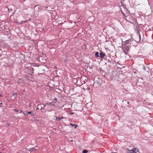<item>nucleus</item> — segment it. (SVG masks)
Returning a JSON list of instances; mask_svg holds the SVG:
<instances>
[{
    "instance_id": "f257e3e1",
    "label": "nucleus",
    "mask_w": 153,
    "mask_h": 153,
    "mask_svg": "<svg viewBox=\"0 0 153 153\" xmlns=\"http://www.w3.org/2000/svg\"><path fill=\"white\" fill-rule=\"evenodd\" d=\"M25 70L28 74L31 75L33 73V69L32 67H28L25 66Z\"/></svg>"
},
{
    "instance_id": "f03ea898",
    "label": "nucleus",
    "mask_w": 153,
    "mask_h": 153,
    "mask_svg": "<svg viewBox=\"0 0 153 153\" xmlns=\"http://www.w3.org/2000/svg\"><path fill=\"white\" fill-rule=\"evenodd\" d=\"M122 49L123 50V51L124 53L127 55L128 54V52L129 51L128 46L126 45H124L123 46Z\"/></svg>"
},
{
    "instance_id": "7ed1b4c3",
    "label": "nucleus",
    "mask_w": 153,
    "mask_h": 153,
    "mask_svg": "<svg viewBox=\"0 0 153 153\" xmlns=\"http://www.w3.org/2000/svg\"><path fill=\"white\" fill-rule=\"evenodd\" d=\"M135 41L137 42H139L141 40V37L139 33L137 32V33L135 36Z\"/></svg>"
},
{
    "instance_id": "20e7f679",
    "label": "nucleus",
    "mask_w": 153,
    "mask_h": 153,
    "mask_svg": "<svg viewBox=\"0 0 153 153\" xmlns=\"http://www.w3.org/2000/svg\"><path fill=\"white\" fill-rule=\"evenodd\" d=\"M137 152H138L137 149L134 148L133 150H130L128 153H136Z\"/></svg>"
},
{
    "instance_id": "39448f33",
    "label": "nucleus",
    "mask_w": 153,
    "mask_h": 153,
    "mask_svg": "<svg viewBox=\"0 0 153 153\" xmlns=\"http://www.w3.org/2000/svg\"><path fill=\"white\" fill-rule=\"evenodd\" d=\"M100 57L102 59L104 58V57L105 56V53H104L102 52L101 51L100 53Z\"/></svg>"
},
{
    "instance_id": "423d86ee",
    "label": "nucleus",
    "mask_w": 153,
    "mask_h": 153,
    "mask_svg": "<svg viewBox=\"0 0 153 153\" xmlns=\"http://www.w3.org/2000/svg\"><path fill=\"white\" fill-rule=\"evenodd\" d=\"M27 113L28 114H30L31 116H35V114L33 111H27Z\"/></svg>"
},
{
    "instance_id": "0eeeda50",
    "label": "nucleus",
    "mask_w": 153,
    "mask_h": 153,
    "mask_svg": "<svg viewBox=\"0 0 153 153\" xmlns=\"http://www.w3.org/2000/svg\"><path fill=\"white\" fill-rule=\"evenodd\" d=\"M52 102H50L49 103H45V104L43 105V108H44V107H45L46 105H50L52 104Z\"/></svg>"
},
{
    "instance_id": "6e6552de",
    "label": "nucleus",
    "mask_w": 153,
    "mask_h": 153,
    "mask_svg": "<svg viewBox=\"0 0 153 153\" xmlns=\"http://www.w3.org/2000/svg\"><path fill=\"white\" fill-rule=\"evenodd\" d=\"M56 120H57V121H58V120H61L62 119H63L64 118V117H59V118H58L57 117H56Z\"/></svg>"
},
{
    "instance_id": "1a4fd4ad",
    "label": "nucleus",
    "mask_w": 153,
    "mask_h": 153,
    "mask_svg": "<svg viewBox=\"0 0 153 153\" xmlns=\"http://www.w3.org/2000/svg\"><path fill=\"white\" fill-rule=\"evenodd\" d=\"M99 53L98 52H96L95 54V56L96 57H98L99 56Z\"/></svg>"
},
{
    "instance_id": "9d476101",
    "label": "nucleus",
    "mask_w": 153,
    "mask_h": 153,
    "mask_svg": "<svg viewBox=\"0 0 153 153\" xmlns=\"http://www.w3.org/2000/svg\"><path fill=\"white\" fill-rule=\"evenodd\" d=\"M39 106V108H40L41 109H43V107L42 106V104H40L39 105H38Z\"/></svg>"
},
{
    "instance_id": "9b49d317",
    "label": "nucleus",
    "mask_w": 153,
    "mask_h": 153,
    "mask_svg": "<svg viewBox=\"0 0 153 153\" xmlns=\"http://www.w3.org/2000/svg\"><path fill=\"white\" fill-rule=\"evenodd\" d=\"M95 82H96L98 83V84L99 85H100L102 83V82L100 80H99L98 82L97 81H96Z\"/></svg>"
},
{
    "instance_id": "f8f14e48",
    "label": "nucleus",
    "mask_w": 153,
    "mask_h": 153,
    "mask_svg": "<svg viewBox=\"0 0 153 153\" xmlns=\"http://www.w3.org/2000/svg\"><path fill=\"white\" fill-rule=\"evenodd\" d=\"M27 111H26L25 112L23 113V114L25 115H26L27 116H28V113H27Z\"/></svg>"
},
{
    "instance_id": "ddd939ff",
    "label": "nucleus",
    "mask_w": 153,
    "mask_h": 153,
    "mask_svg": "<svg viewBox=\"0 0 153 153\" xmlns=\"http://www.w3.org/2000/svg\"><path fill=\"white\" fill-rule=\"evenodd\" d=\"M129 40H128L126 41L125 42V44H127L130 43L129 42Z\"/></svg>"
},
{
    "instance_id": "4468645a",
    "label": "nucleus",
    "mask_w": 153,
    "mask_h": 153,
    "mask_svg": "<svg viewBox=\"0 0 153 153\" xmlns=\"http://www.w3.org/2000/svg\"><path fill=\"white\" fill-rule=\"evenodd\" d=\"M13 95L14 96L15 98H16L17 96V94L16 93H13Z\"/></svg>"
},
{
    "instance_id": "2eb2a0df",
    "label": "nucleus",
    "mask_w": 153,
    "mask_h": 153,
    "mask_svg": "<svg viewBox=\"0 0 153 153\" xmlns=\"http://www.w3.org/2000/svg\"><path fill=\"white\" fill-rule=\"evenodd\" d=\"M88 152V151H87L86 150H84L82 151L83 153H87V152Z\"/></svg>"
},
{
    "instance_id": "dca6fc26",
    "label": "nucleus",
    "mask_w": 153,
    "mask_h": 153,
    "mask_svg": "<svg viewBox=\"0 0 153 153\" xmlns=\"http://www.w3.org/2000/svg\"><path fill=\"white\" fill-rule=\"evenodd\" d=\"M70 125L72 127H74L75 125V124H72V123H71Z\"/></svg>"
},
{
    "instance_id": "f3484780",
    "label": "nucleus",
    "mask_w": 153,
    "mask_h": 153,
    "mask_svg": "<svg viewBox=\"0 0 153 153\" xmlns=\"http://www.w3.org/2000/svg\"><path fill=\"white\" fill-rule=\"evenodd\" d=\"M13 110H15L16 111L18 112L19 111V110L17 109H13Z\"/></svg>"
},
{
    "instance_id": "a211bd4d",
    "label": "nucleus",
    "mask_w": 153,
    "mask_h": 153,
    "mask_svg": "<svg viewBox=\"0 0 153 153\" xmlns=\"http://www.w3.org/2000/svg\"><path fill=\"white\" fill-rule=\"evenodd\" d=\"M143 69L145 70H146V67L145 66H143Z\"/></svg>"
},
{
    "instance_id": "6ab92c4d",
    "label": "nucleus",
    "mask_w": 153,
    "mask_h": 153,
    "mask_svg": "<svg viewBox=\"0 0 153 153\" xmlns=\"http://www.w3.org/2000/svg\"><path fill=\"white\" fill-rule=\"evenodd\" d=\"M75 128H76L77 127V125H76L75 126Z\"/></svg>"
},
{
    "instance_id": "aec40b11",
    "label": "nucleus",
    "mask_w": 153,
    "mask_h": 153,
    "mask_svg": "<svg viewBox=\"0 0 153 153\" xmlns=\"http://www.w3.org/2000/svg\"><path fill=\"white\" fill-rule=\"evenodd\" d=\"M30 151L31 152L33 151V149H30Z\"/></svg>"
},
{
    "instance_id": "412c9836",
    "label": "nucleus",
    "mask_w": 153,
    "mask_h": 153,
    "mask_svg": "<svg viewBox=\"0 0 153 153\" xmlns=\"http://www.w3.org/2000/svg\"><path fill=\"white\" fill-rule=\"evenodd\" d=\"M29 21V20H26L25 21V22H28Z\"/></svg>"
},
{
    "instance_id": "4be33fe9",
    "label": "nucleus",
    "mask_w": 153,
    "mask_h": 153,
    "mask_svg": "<svg viewBox=\"0 0 153 153\" xmlns=\"http://www.w3.org/2000/svg\"><path fill=\"white\" fill-rule=\"evenodd\" d=\"M22 22L23 23H26V22H25V21H22Z\"/></svg>"
},
{
    "instance_id": "5701e85b",
    "label": "nucleus",
    "mask_w": 153,
    "mask_h": 153,
    "mask_svg": "<svg viewBox=\"0 0 153 153\" xmlns=\"http://www.w3.org/2000/svg\"><path fill=\"white\" fill-rule=\"evenodd\" d=\"M54 100L56 101H57V99L56 98H55L54 99Z\"/></svg>"
},
{
    "instance_id": "b1692460",
    "label": "nucleus",
    "mask_w": 153,
    "mask_h": 153,
    "mask_svg": "<svg viewBox=\"0 0 153 153\" xmlns=\"http://www.w3.org/2000/svg\"><path fill=\"white\" fill-rule=\"evenodd\" d=\"M39 109V107H38L36 108V110H38Z\"/></svg>"
},
{
    "instance_id": "393cba45",
    "label": "nucleus",
    "mask_w": 153,
    "mask_h": 153,
    "mask_svg": "<svg viewBox=\"0 0 153 153\" xmlns=\"http://www.w3.org/2000/svg\"><path fill=\"white\" fill-rule=\"evenodd\" d=\"M9 10H10L11 11H12V10L9 9L8 8Z\"/></svg>"
},
{
    "instance_id": "a878e982",
    "label": "nucleus",
    "mask_w": 153,
    "mask_h": 153,
    "mask_svg": "<svg viewBox=\"0 0 153 153\" xmlns=\"http://www.w3.org/2000/svg\"><path fill=\"white\" fill-rule=\"evenodd\" d=\"M35 150H36V149H33V151H35Z\"/></svg>"
},
{
    "instance_id": "bb28decb",
    "label": "nucleus",
    "mask_w": 153,
    "mask_h": 153,
    "mask_svg": "<svg viewBox=\"0 0 153 153\" xmlns=\"http://www.w3.org/2000/svg\"><path fill=\"white\" fill-rule=\"evenodd\" d=\"M90 89V88H89V87H88V90Z\"/></svg>"
},
{
    "instance_id": "cd10ccee",
    "label": "nucleus",
    "mask_w": 153,
    "mask_h": 153,
    "mask_svg": "<svg viewBox=\"0 0 153 153\" xmlns=\"http://www.w3.org/2000/svg\"><path fill=\"white\" fill-rule=\"evenodd\" d=\"M2 95L0 94V97H2Z\"/></svg>"
},
{
    "instance_id": "c85d7f7f",
    "label": "nucleus",
    "mask_w": 153,
    "mask_h": 153,
    "mask_svg": "<svg viewBox=\"0 0 153 153\" xmlns=\"http://www.w3.org/2000/svg\"><path fill=\"white\" fill-rule=\"evenodd\" d=\"M63 23H60V24L62 25Z\"/></svg>"
},
{
    "instance_id": "c756f323",
    "label": "nucleus",
    "mask_w": 153,
    "mask_h": 153,
    "mask_svg": "<svg viewBox=\"0 0 153 153\" xmlns=\"http://www.w3.org/2000/svg\"><path fill=\"white\" fill-rule=\"evenodd\" d=\"M22 112V111L21 110H20V112H19V113H21V112Z\"/></svg>"
},
{
    "instance_id": "7c9ffc66",
    "label": "nucleus",
    "mask_w": 153,
    "mask_h": 153,
    "mask_svg": "<svg viewBox=\"0 0 153 153\" xmlns=\"http://www.w3.org/2000/svg\"><path fill=\"white\" fill-rule=\"evenodd\" d=\"M129 102H127V104H129Z\"/></svg>"
},
{
    "instance_id": "2f4dec72",
    "label": "nucleus",
    "mask_w": 153,
    "mask_h": 153,
    "mask_svg": "<svg viewBox=\"0 0 153 153\" xmlns=\"http://www.w3.org/2000/svg\"><path fill=\"white\" fill-rule=\"evenodd\" d=\"M0 104L1 105H2V103H1Z\"/></svg>"
}]
</instances>
